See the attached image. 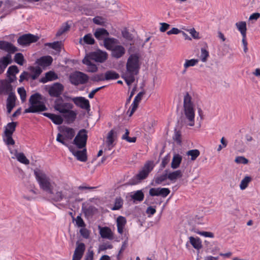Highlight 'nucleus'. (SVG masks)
Listing matches in <instances>:
<instances>
[{
    "label": "nucleus",
    "instance_id": "nucleus-12",
    "mask_svg": "<svg viewBox=\"0 0 260 260\" xmlns=\"http://www.w3.org/2000/svg\"><path fill=\"white\" fill-rule=\"evenodd\" d=\"M63 89L64 87L61 83H55L49 88L48 93L51 96L59 98Z\"/></svg>",
    "mask_w": 260,
    "mask_h": 260
},
{
    "label": "nucleus",
    "instance_id": "nucleus-36",
    "mask_svg": "<svg viewBox=\"0 0 260 260\" xmlns=\"http://www.w3.org/2000/svg\"><path fill=\"white\" fill-rule=\"evenodd\" d=\"M189 239L190 243L194 248L199 250L202 247V241L199 237L194 238L191 236Z\"/></svg>",
    "mask_w": 260,
    "mask_h": 260
},
{
    "label": "nucleus",
    "instance_id": "nucleus-63",
    "mask_svg": "<svg viewBox=\"0 0 260 260\" xmlns=\"http://www.w3.org/2000/svg\"><path fill=\"white\" fill-rule=\"evenodd\" d=\"M191 36L194 39H199V32H198L194 28H191L188 30Z\"/></svg>",
    "mask_w": 260,
    "mask_h": 260
},
{
    "label": "nucleus",
    "instance_id": "nucleus-35",
    "mask_svg": "<svg viewBox=\"0 0 260 260\" xmlns=\"http://www.w3.org/2000/svg\"><path fill=\"white\" fill-rule=\"evenodd\" d=\"M182 175V172L180 170L167 174L168 179L172 182H175L177 179L181 178Z\"/></svg>",
    "mask_w": 260,
    "mask_h": 260
},
{
    "label": "nucleus",
    "instance_id": "nucleus-25",
    "mask_svg": "<svg viewBox=\"0 0 260 260\" xmlns=\"http://www.w3.org/2000/svg\"><path fill=\"white\" fill-rule=\"evenodd\" d=\"M116 138V133L113 130L111 129L108 134L106 140V143L109 150H111L114 147L113 143Z\"/></svg>",
    "mask_w": 260,
    "mask_h": 260
},
{
    "label": "nucleus",
    "instance_id": "nucleus-60",
    "mask_svg": "<svg viewBox=\"0 0 260 260\" xmlns=\"http://www.w3.org/2000/svg\"><path fill=\"white\" fill-rule=\"evenodd\" d=\"M93 22L94 23L98 25H103L104 23V21L102 17L100 16L95 17L93 19Z\"/></svg>",
    "mask_w": 260,
    "mask_h": 260
},
{
    "label": "nucleus",
    "instance_id": "nucleus-51",
    "mask_svg": "<svg viewBox=\"0 0 260 260\" xmlns=\"http://www.w3.org/2000/svg\"><path fill=\"white\" fill-rule=\"evenodd\" d=\"M83 41L85 44L89 45H93L95 42L94 39L90 34L85 35L83 37Z\"/></svg>",
    "mask_w": 260,
    "mask_h": 260
},
{
    "label": "nucleus",
    "instance_id": "nucleus-39",
    "mask_svg": "<svg viewBox=\"0 0 260 260\" xmlns=\"http://www.w3.org/2000/svg\"><path fill=\"white\" fill-rule=\"evenodd\" d=\"M182 161V156L179 154L175 155L171 162V167L173 169L178 168Z\"/></svg>",
    "mask_w": 260,
    "mask_h": 260
},
{
    "label": "nucleus",
    "instance_id": "nucleus-1",
    "mask_svg": "<svg viewBox=\"0 0 260 260\" xmlns=\"http://www.w3.org/2000/svg\"><path fill=\"white\" fill-rule=\"evenodd\" d=\"M141 62L140 57L138 54H131L126 63V72L124 75L125 82L128 85L132 84L135 80L140 69Z\"/></svg>",
    "mask_w": 260,
    "mask_h": 260
},
{
    "label": "nucleus",
    "instance_id": "nucleus-61",
    "mask_svg": "<svg viewBox=\"0 0 260 260\" xmlns=\"http://www.w3.org/2000/svg\"><path fill=\"white\" fill-rule=\"evenodd\" d=\"M66 139L64 136H62V135L60 134V133H58L57 134V137H56V141L61 143L62 144L68 146L67 144L64 142V140Z\"/></svg>",
    "mask_w": 260,
    "mask_h": 260
},
{
    "label": "nucleus",
    "instance_id": "nucleus-26",
    "mask_svg": "<svg viewBox=\"0 0 260 260\" xmlns=\"http://www.w3.org/2000/svg\"><path fill=\"white\" fill-rule=\"evenodd\" d=\"M11 62V55L9 54H7L0 58V74L4 72L8 65Z\"/></svg>",
    "mask_w": 260,
    "mask_h": 260
},
{
    "label": "nucleus",
    "instance_id": "nucleus-42",
    "mask_svg": "<svg viewBox=\"0 0 260 260\" xmlns=\"http://www.w3.org/2000/svg\"><path fill=\"white\" fill-rule=\"evenodd\" d=\"M238 29L241 32L242 36L246 35V23L245 21H240L236 23Z\"/></svg>",
    "mask_w": 260,
    "mask_h": 260
},
{
    "label": "nucleus",
    "instance_id": "nucleus-56",
    "mask_svg": "<svg viewBox=\"0 0 260 260\" xmlns=\"http://www.w3.org/2000/svg\"><path fill=\"white\" fill-rule=\"evenodd\" d=\"M80 234L81 235V236L83 238H84L85 239L89 238V235H90V232H89V230H88L87 229H86L85 228H82L80 230Z\"/></svg>",
    "mask_w": 260,
    "mask_h": 260
},
{
    "label": "nucleus",
    "instance_id": "nucleus-46",
    "mask_svg": "<svg viewBox=\"0 0 260 260\" xmlns=\"http://www.w3.org/2000/svg\"><path fill=\"white\" fill-rule=\"evenodd\" d=\"M14 60L20 66H22L25 61L24 56L21 53H16L14 57Z\"/></svg>",
    "mask_w": 260,
    "mask_h": 260
},
{
    "label": "nucleus",
    "instance_id": "nucleus-41",
    "mask_svg": "<svg viewBox=\"0 0 260 260\" xmlns=\"http://www.w3.org/2000/svg\"><path fill=\"white\" fill-rule=\"evenodd\" d=\"M30 70L31 72L30 76L32 80L36 79L42 72V69L39 67H31Z\"/></svg>",
    "mask_w": 260,
    "mask_h": 260
},
{
    "label": "nucleus",
    "instance_id": "nucleus-47",
    "mask_svg": "<svg viewBox=\"0 0 260 260\" xmlns=\"http://www.w3.org/2000/svg\"><path fill=\"white\" fill-rule=\"evenodd\" d=\"M199 62L197 59H186L184 63V68L187 69L191 67L196 66Z\"/></svg>",
    "mask_w": 260,
    "mask_h": 260
},
{
    "label": "nucleus",
    "instance_id": "nucleus-32",
    "mask_svg": "<svg viewBox=\"0 0 260 260\" xmlns=\"http://www.w3.org/2000/svg\"><path fill=\"white\" fill-rule=\"evenodd\" d=\"M63 136L66 139L71 140L75 136V132L73 128L63 127L61 130Z\"/></svg>",
    "mask_w": 260,
    "mask_h": 260
},
{
    "label": "nucleus",
    "instance_id": "nucleus-45",
    "mask_svg": "<svg viewBox=\"0 0 260 260\" xmlns=\"http://www.w3.org/2000/svg\"><path fill=\"white\" fill-rule=\"evenodd\" d=\"M45 46L49 47L55 50L60 51L61 47V43L58 41L53 43H46L45 44Z\"/></svg>",
    "mask_w": 260,
    "mask_h": 260
},
{
    "label": "nucleus",
    "instance_id": "nucleus-17",
    "mask_svg": "<svg viewBox=\"0 0 260 260\" xmlns=\"http://www.w3.org/2000/svg\"><path fill=\"white\" fill-rule=\"evenodd\" d=\"M10 152L11 154L13 155V156H12V158H16L18 161L26 165L29 164V160L26 158L23 153H18L16 149H10Z\"/></svg>",
    "mask_w": 260,
    "mask_h": 260
},
{
    "label": "nucleus",
    "instance_id": "nucleus-11",
    "mask_svg": "<svg viewBox=\"0 0 260 260\" xmlns=\"http://www.w3.org/2000/svg\"><path fill=\"white\" fill-rule=\"evenodd\" d=\"M88 57L91 60L102 63L107 59L108 54L106 52L99 49L95 51L90 52L88 55Z\"/></svg>",
    "mask_w": 260,
    "mask_h": 260
},
{
    "label": "nucleus",
    "instance_id": "nucleus-30",
    "mask_svg": "<svg viewBox=\"0 0 260 260\" xmlns=\"http://www.w3.org/2000/svg\"><path fill=\"white\" fill-rule=\"evenodd\" d=\"M43 115L49 119L55 124L59 125L62 123L63 118L60 115L49 113H44Z\"/></svg>",
    "mask_w": 260,
    "mask_h": 260
},
{
    "label": "nucleus",
    "instance_id": "nucleus-37",
    "mask_svg": "<svg viewBox=\"0 0 260 260\" xmlns=\"http://www.w3.org/2000/svg\"><path fill=\"white\" fill-rule=\"evenodd\" d=\"M119 78V75L114 71H108L105 74V78L102 80H110L117 79Z\"/></svg>",
    "mask_w": 260,
    "mask_h": 260
},
{
    "label": "nucleus",
    "instance_id": "nucleus-6",
    "mask_svg": "<svg viewBox=\"0 0 260 260\" xmlns=\"http://www.w3.org/2000/svg\"><path fill=\"white\" fill-rule=\"evenodd\" d=\"M69 80L72 84L77 86L86 84L89 80V77L82 72L75 71L70 75Z\"/></svg>",
    "mask_w": 260,
    "mask_h": 260
},
{
    "label": "nucleus",
    "instance_id": "nucleus-31",
    "mask_svg": "<svg viewBox=\"0 0 260 260\" xmlns=\"http://www.w3.org/2000/svg\"><path fill=\"white\" fill-rule=\"evenodd\" d=\"M117 231L119 234H122L123 230L126 223V220L125 217L119 216L116 220Z\"/></svg>",
    "mask_w": 260,
    "mask_h": 260
},
{
    "label": "nucleus",
    "instance_id": "nucleus-18",
    "mask_svg": "<svg viewBox=\"0 0 260 260\" xmlns=\"http://www.w3.org/2000/svg\"><path fill=\"white\" fill-rule=\"evenodd\" d=\"M145 94L144 91L140 92L134 98V101L128 111V112H129V116H131L133 113L137 110L139 103L142 100V99L143 95Z\"/></svg>",
    "mask_w": 260,
    "mask_h": 260
},
{
    "label": "nucleus",
    "instance_id": "nucleus-54",
    "mask_svg": "<svg viewBox=\"0 0 260 260\" xmlns=\"http://www.w3.org/2000/svg\"><path fill=\"white\" fill-rule=\"evenodd\" d=\"M209 57V52L208 51L204 48L201 49V60L205 62L207 61L208 57Z\"/></svg>",
    "mask_w": 260,
    "mask_h": 260
},
{
    "label": "nucleus",
    "instance_id": "nucleus-52",
    "mask_svg": "<svg viewBox=\"0 0 260 260\" xmlns=\"http://www.w3.org/2000/svg\"><path fill=\"white\" fill-rule=\"evenodd\" d=\"M18 93L20 95V99L22 102L26 100V93L24 87H19L17 90Z\"/></svg>",
    "mask_w": 260,
    "mask_h": 260
},
{
    "label": "nucleus",
    "instance_id": "nucleus-21",
    "mask_svg": "<svg viewBox=\"0 0 260 260\" xmlns=\"http://www.w3.org/2000/svg\"><path fill=\"white\" fill-rule=\"evenodd\" d=\"M99 230L100 235L102 238L110 240L113 239L114 234L109 227L99 226Z\"/></svg>",
    "mask_w": 260,
    "mask_h": 260
},
{
    "label": "nucleus",
    "instance_id": "nucleus-58",
    "mask_svg": "<svg viewBox=\"0 0 260 260\" xmlns=\"http://www.w3.org/2000/svg\"><path fill=\"white\" fill-rule=\"evenodd\" d=\"M173 139L179 144L181 143V135L179 131L175 132Z\"/></svg>",
    "mask_w": 260,
    "mask_h": 260
},
{
    "label": "nucleus",
    "instance_id": "nucleus-23",
    "mask_svg": "<svg viewBox=\"0 0 260 260\" xmlns=\"http://www.w3.org/2000/svg\"><path fill=\"white\" fill-rule=\"evenodd\" d=\"M77 113L76 111L69 110L66 113H62V116L67 123L74 122L77 117Z\"/></svg>",
    "mask_w": 260,
    "mask_h": 260
},
{
    "label": "nucleus",
    "instance_id": "nucleus-10",
    "mask_svg": "<svg viewBox=\"0 0 260 260\" xmlns=\"http://www.w3.org/2000/svg\"><path fill=\"white\" fill-rule=\"evenodd\" d=\"M38 40V37L31 34H27L20 36L17 39V43L20 46H26L36 42Z\"/></svg>",
    "mask_w": 260,
    "mask_h": 260
},
{
    "label": "nucleus",
    "instance_id": "nucleus-64",
    "mask_svg": "<svg viewBox=\"0 0 260 260\" xmlns=\"http://www.w3.org/2000/svg\"><path fill=\"white\" fill-rule=\"evenodd\" d=\"M122 36L124 38L127 40H132V35L127 30H124L122 32Z\"/></svg>",
    "mask_w": 260,
    "mask_h": 260
},
{
    "label": "nucleus",
    "instance_id": "nucleus-20",
    "mask_svg": "<svg viewBox=\"0 0 260 260\" xmlns=\"http://www.w3.org/2000/svg\"><path fill=\"white\" fill-rule=\"evenodd\" d=\"M85 250V245L83 243H77L72 260H80Z\"/></svg>",
    "mask_w": 260,
    "mask_h": 260
},
{
    "label": "nucleus",
    "instance_id": "nucleus-4",
    "mask_svg": "<svg viewBox=\"0 0 260 260\" xmlns=\"http://www.w3.org/2000/svg\"><path fill=\"white\" fill-rule=\"evenodd\" d=\"M42 100V96L39 93L32 94L29 99L30 106L24 110V113H37L46 111L47 108L44 103L41 102Z\"/></svg>",
    "mask_w": 260,
    "mask_h": 260
},
{
    "label": "nucleus",
    "instance_id": "nucleus-16",
    "mask_svg": "<svg viewBox=\"0 0 260 260\" xmlns=\"http://www.w3.org/2000/svg\"><path fill=\"white\" fill-rule=\"evenodd\" d=\"M72 101L77 106L79 107L81 109L86 110H90V106L89 102L85 98L81 96L76 97L73 98Z\"/></svg>",
    "mask_w": 260,
    "mask_h": 260
},
{
    "label": "nucleus",
    "instance_id": "nucleus-8",
    "mask_svg": "<svg viewBox=\"0 0 260 260\" xmlns=\"http://www.w3.org/2000/svg\"><path fill=\"white\" fill-rule=\"evenodd\" d=\"M87 139V132L85 129L80 130L74 140V143L79 149L84 148Z\"/></svg>",
    "mask_w": 260,
    "mask_h": 260
},
{
    "label": "nucleus",
    "instance_id": "nucleus-48",
    "mask_svg": "<svg viewBox=\"0 0 260 260\" xmlns=\"http://www.w3.org/2000/svg\"><path fill=\"white\" fill-rule=\"evenodd\" d=\"M186 154L188 156H191V160H194L200 155V152L198 149H192L187 151Z\"/></svg>",
    "mask_w": 260,
    "mask_h": 260
},
{
    "label": "nucleus",
    "instance_id": "nucleus-28",
    "mask_svg": "<svg viewBox=\"0 0 260 260\" xmlns=\"http://www.w3.org/2000/svg\"><path fill=\"white\" fill-rule=\"evenodd\" d=\"M12 90V86L7 80L0 81V94H7Z\"/></svg>",
    "mask_w": 260,
    "mask_h": 260
},
{
    "label": "nucleus",
    "instance_id": "nucleus-40",
    "mask_svg": "<svg viewBox=\"0 0 260 260\" xmlns=\"http://www.w3.org/2000/svg\"><path fill=\"white\" fill-rule=\"evenodd\" d=\"M17 126L16 122H11L8 123L6 126L5 134L13 135L16 129Z\"/></svg>",
    "mask_w": 260,
    "mask_h": 260
},
{
    "label": "nucleus",
    "instance_id": "nucleus-15",
    "mask_svg": "<svg viewBox=\"0 0 260 260\" xmlns=\"http://www.w3.org/2000/svg\"><path fill=\"white\" fill-rule=\"evenodd\" d=\"M149 193L152 197L161 196L162 198H166L170 193V190L168 188H151Z\"/></svg>",
    "mask_w": 260,
    "mask_h": 260
},
{
    "label": "nucleus",
    "instance_id": "nucleus-55",
    "mask_svg": "<svg viewBox=\"0 0 260 260\" xmlns=\"http://www.w3.org/2000/svg\"><path fill=\"white\" fill-rule=\"evenodd\" d=\"M235 161L237 164H241L246 165L248 163L249 160L248 159H247L245 157L240 156L236 157L235 158Z\"/></svg>",
    "mask_w": 260,
    "mask_h": 260
},
{
    "label": "nucleus",
    "instance_id": "nucleus-19",
    "mask_svg": "<svg viewBox=\"0 0 260 260\" xmlns=\"http://www.w3.org/2000/svg\"><path fill=\"white\" fill-rule=\"evenodd\" d=\"M111 52L112 57L119 59L125 54L126 50L123 46L117 45L111 50Z\"/></svg>",
    "mask_w": 260,
    "mask_h": 260
},
{
    "label": "nucleus",
    "instance_id": "nucleus-27",
    "mask_svg": "<svg viewBox=\"0 0 260 260\" xmlns=\"http://www.w3.org/2000/svg\"><path fill=\"white\" fill-rule=\"evenodd\" d=\"M119 41L117 39L114 38H109L104 39V46L108 50L111 51L117 44Z\"/></svg>",
    "mask_w": 260,
    "mask_h": 260
},
{
    "label": "nucleus",
    "instance_id": "nucleus-38",
    "mask_svg": "<svg viewBox=\"0 0 260 260\" xmlns=\"http://www.w3.org/2000/svg\"><path fill=\"white\" fill-rule=\"evenodd\" d=\"M132 193L131 197L134 201L141 202L144 200V194L142 190H137Z\"/></svg>",
    "mask_w": 260,
    "mask_h": 260
},
{
    "label": "nucleus",
    "instance_id": "nucleus-7",
    "mask_svg": "<svg viewBox=\"0 0 260 260\" xmlns=\"http://www.w3.org/2000/svg\"><path fill=\"white\" fill-rule=\"evenodd\" d=\"M73 107V104L65 102L62 98H57L54 101V108L61 114L66 113L68 110L72 109Z\"/></svg>",
    "mask_w": 260,
    "mask_h": 260
},
{
    "label": "nucleus",
    "instance_id": "nucleus-34",
    "mask_svg": "<svg viewBox=\"0 0 260 260\" xmlns=\"http://www.w3.org/2000/svg\"><path fill=\"white\" fill-rule=\"evenodd\" d=\"M165 172L166 173L163 174L156 176L154 177L153 181L154 182L155 185H159L161 184H163L164 185L169 184V183H164V182L167 180V179H168L167 175V171L166 170Z\"/></svg>",
    "mask_w": 260,
    "mask_h": 260
},
{
    "label": "nucleus",
    "instance_id": "nucleus-2",
    "mask_svg": "<svg viewBox=\"0 0 260 260\" xmlns=\"http://www.w3.org/2000/svg\"><path fill=\"white\" fill-rule=\"evenodd\" d=\"M34 175L40 188L46 192L51 191V189L56 184L51 181L50 178L43 171L39 169L34 170Z\"/></svg>",
    "mask_w": 260,
    "mask_h": 260
},
{
    "label": "nucleus",
    "instance_id": "nucleus-22",
    "mask_svg": "<svg viewBox=\"0 0 260 260\" xmlns=\"http://www.w3.org/2000/svg\"><path fill=\"white\" fill-rule=\"evenodd\" d=\"M53 58L51 56H44L37 59L36 63L43 67H47L51 64Z\"/></svg>",
    "mask_w": 260,
    "mask_h": 260
},
{
    "label": "nucleus",
    "instance_id": "nucleus-9",
    "mask_svg": "<svg viewBox=\"0 0 260 260\" xmlns=\"http://www.w3.org/2000/svg\"><path fill=\"white\" fill-rule=\"evenodd\" d=\"M47 193L49 194L51 199L55 202H60L63 199L67 198L65 193L60 190L57 185L53 187L51 191H48Z\"/></svg>",
    "mask_w": 260,
    "mask_h": 260
},
{
    "label": "nucleus",
    "instance_id": "nucleus-24",
    "mask_svg": "<svg viewBox=\"0 0 260 260\" xmlns=\"http://www.w3.org/2000/svg\"><path fill=\"white\" fill-rule=\"evenodd\" d=\"M109 35V32L104 28H98L94 32V36L97 40H103V41L108 37Z\"/></svg>",
    "mask_w": 260,
    "mask_h": 260
},
{
    "label": "nucleus",
    "instance_id": "nucleus-13",
    "mask_svg": "<svg viewBox=\"0 0 260 260\" xmlns=\"http://www.w3.org/2000/svg\"><path fill=\"white\" fill-rule=\"evenodd\" d=\"M69 149L73 155L76 157L78 160L82 162H85L87 161V156L86 149H84L82 150H78L71 146L69 147Z\"/></svg>",
    "mask_w": 260,
    "mask_h": 260
},
{
    "label": "nucleus",
    "instance_id": "nucleus-57",
    "mask_svg": "<svg viewBox=\"0 0 260 260\" xmlns=\"http://www.w3.org/2000/svg\"><path fill=\"white\" fill-rule=\"evenodd\" d=\"M160 27L159 30L160 32H164L167 31L170 27V25L165 22L160 23Z\"/></svg>",
    "mask_w": 260,
    "mask_h": 260
},
{
    "label": "nucleus",
    "instance_id": "nucleus-44",
    "mask_svg": "<svg viewBox=\"0 0 260 260\" xmlns=\"http://www.w3.org/2000/svg\"><path fill=\"white\" fill-rule=\"evenodd\" d=\"M123 204V201L121 197H117L115 199L114 205L111 208L112 210H118L122 208Z\"/></svg>",
    "mask_w": 260,
    "mask_h": 260
},
{
    "label": "nucleus",
    "instance_id": "nucleus-49",
    "mask_svg": "<svg viewBox=\"0 0 260 260\" xmlns=\"http://www.w3.org/2000/svg\"><path fill=\"white\" fill-rule=\"evenodd\" d=\"M13 135L5 134L3 139L7 145H13L15 144V141L12 138Z\"/></svg>",
    "mask_w": 260,
    "mask_h": 260
},
{
    "label": "nucleus",
    "instance_id": "nucleus-29",
    "mask_svg": "<svg viewBox=\"0 0 260 260\" xmlns=\"http://www.w3.org/2000/svg\"><path fill=\"white\" fill-rule=\"evenodd\" d=\"M16 96L13 93H10L7 100V109L8 113H10L15 106Z\"/></svg>",
    "mask_w": 260,
    "mask_h": 260
},
{
    "label": "nucleus",
    "instance_id": "nucleus-62",
    "mask_svg": "<svg viewBox=\"0 0 260 260\" xmlns=\"http://www.w3.org/2000/svg\"><path fill=\"white\" fill-rule=\"evenodd\" d=\"M169 161H170V157L169 156L167 155L165 157H164V158L162 159L161 164H160L161 168H165L166 167V166L167 165V164L169 163Z\"/></svg>",
    "mask_w": 260,
    "mask_h": 260
},
{
    "label": "nucleus",
    "instance_id": "nucleus-33",
    "mask_svg": "<svg viewBox=\"0 0 260 260\" xmlns=\"http://www.w3.org/2000/svg\"><path fill=\"white\" fill-rule=\"evenodd\" d=\"M58 78L57 75L53 71H49L45 74V76L40 79L42 83H45Z\"/></svg>",
    "mask_w": 260,
    "mask_h": 260
},
{
    "label": "nucleus",
    "instance_id": "nucleus-43",
    "mask_svg": "<svg viewBox=\"0 0 260 260\" xmlns=\"http://www.w3.org/2000/svg\"><path fill=\"white\" fill-rule=\"evenodd\" d=\"M252 181V178L250 176H245L241 181L240 188L241 190L245 189L248 186L249 183Z\"/></svg>",
    "mask_w": 260,
    "mask_h": 260
},
{
    "label": "nucleus",
    "instance_id": "nucleus-14",
    "mask_svg": "<svg viewBox=\"0 0 260 260\" xmlns=\"http://www.w3.org/2000/svg\"><path fill=\"white\" fill-rule=\"evenodd\" d=\"M0 49L7 52V54L10 55L18 51V48L11 43L5 41H0Z\"/></svg>",
    "mask_w": 260,
    "mask_h": 260
},
{
    "label": "nucleus",
    "instance_id": "nucleus-59",
    "mask_svg": "<svg viewBox=\"0 0 260 260\" xmlns=\"http://www.w3.org/2000/svg\"><path fill=\"white\" fill-rule=\"evenodd\" d=\"M105 86H101V87H98L94 89H93L88 94V98L89 99H92L93 98L95 94L98 92L99 91V90H100L101 89H103V88H104Z\"/></svg>",
    "mask_w": 260,
    "mask_h": 260
},
{
    "label": "nucleus",
    "instance_id": "nucleus-53",
    "mask_svg": "<svg viewBox=\"0 0 260 260\" xmlns=\"http://www.w3.org/2000/svg\"><path fill=\"white\" fill-rule=\"evenodd\" d=\"M70 28V25L66 23L65 25H62L61 28L58 30L56 33V36L59 37L62 35L63 33L67 31Z\"/></svg>",
    "mask_w": 260,
    "mask_h": 260
},
{
    "label": "nucleus",
    "instance_id": "nucleus-50",
    "mask_svg": "<svg viewBox=\"0 0 260 260\" xmlns=\"http://www.w3.org/2000/svg\"><path fill=\"white\" fill-rule=\"evenodd\" d=\"M19 69L16 66H10L7 71V74L9 76H14L18 73Z\"/></svg>",
    "mask_w": 260,
    "mask_h": 260
},
{
    "label": "nucleus",
    "instance_id": "nucleus-3",
    "mask_svg": "<svg viewBox=\"0 0 260 260\" xmlns=\"http://www.w3.org/2000/svg\"><path fill=\"white\" fill-rule=\"evenodd\" d=\"M183 110L186 118L189 122L188 125L193 126L194 125L195 109L192 98L188 92L184 96Z\"/></svg>",
    "mask_w": 260,
    "mask_h": 260
},
{
    "label": "nucleus",
    "instance_id": "nucleus-5",
    "mask_svg": "<svg viewBox=\"0 0 260 260\" xmlns=\"http://www.w3.org/2000/svg\"><path fill=\"white\" fill-rule=\"evenodd\" d=\"M155 164L154 161H147L138 173L131 180V184L133 185L136 184L147 178L149 173L153 170Z\"/></svg>",
    "mask_w": 260,
    "mask_h": 260
}]
</instances>
